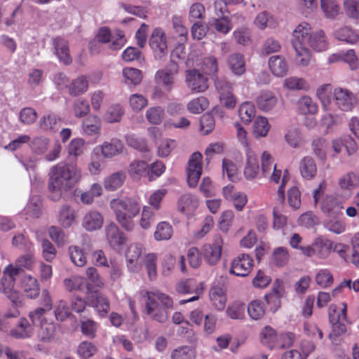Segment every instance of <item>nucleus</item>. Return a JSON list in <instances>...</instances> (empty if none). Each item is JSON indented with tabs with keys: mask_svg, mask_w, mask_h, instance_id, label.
I'll use <instances>...</instances> for the list:
<instances>
[{
	"mask_svg": "<svg viewBox=\"0 0 359 359\" xmlns=\"http://www.w3.org/2000/svg\"><path fill=\"white\" fill-rule=\"evenodd\" d=\"M81 178V170L76 164L60 162L52 166L48 173L49 197L58 201L63 193L70 191Z\"/></svg>",
	"mask_w": 359,
	"mask_h": 359,
	"instance_id": "1",
	"label": "nucleus"
},
{
	"mask_svg": "<svg viewBox=\"0 0 359 359\" xmlns=\"http://www.w3.org/2000/svg\"><path fill=\"white\" fill-rule=\"evenodd\" d=\"M109 206L116 222L124 230L132 231L135 229L134 219L141 210L140 203L137 199L131 197L114 198L111 200Z\"/></svg>",
	"mask_w": 359,
	"mask_h": 359,
	"instance_id": "2",
	"label": "nucleus"
},
{
	"mask_svg": "<svg viewBox=\"0 0 359 359\" xmlns=\"http://www.w3.org/2000/svg\"><path fill=\"white\" fill-rule=\"evenodd\" d=\"M147 300L146 302V311L149 317L159 323H165L168 314L159 302L166 308H172L173 302L172 299L158 291L146 292Z\"/></svg>",
	"mask_w": 359,
	"mask_h": 359,
	"instance_id": "3",
	"label": "nucleus"
},
{
	"mask_svg": "<svg viewBox=\"0 0 359 359\" xmlns=\"http://www.w3.org/2000/svg\"><path fill=\"white\" fill-rule=\"evenodd\" d=\"M4 276L0 281V291L6 294L13 302L18 299V294L14 289L15 278L18 276V269L13 264H8L4 269Z\"/></svg>",
	"mask_w": 359,
	"mask_h": 359,
	"instance_id": "4",
	"label": "nucleus"
},
{
	"mask_svg": "<svg viewBox=\"0 0 359 359\" xmlns=\"http://www.w3.org/2000/svg\"><path fill=\"white\" fill-rule=\"evenodd\" d=\"M149 45L154 53L155 59L161 60L168 54L167 37L165 31L156 27L149 39Z\"/></svg>",
	"mask_w": 359,
	"mask_h": 359,
	"instance_id": "5",
	"label": "nucleus"
},
{
	"mask_svg": "<svg viewBox=\"0 0 359 359\" xmlns=\"http://www.w3.org/2000/svg\"><path fill=\"white\" fill-rule=\"evenodd\" d=\"M334 100L338 109L350 111L358 104L357 97L349 90L337 87L333 90Z\"/></svg>",
	"mask_w": 359,
	"mask_h": 359,
	"instance_id": "6",
	"label": "nucleus"
},
{
	"mask_svg": "<svg viewBox=\"0 0 359 359\" xmlns=\"http://www.w3.org/2000/svg\"><path fill=\"white\" fill-rule=\"evenodd\" d=\"M253 265L252 257L248 254H239L232 259L229 273L236 276L245 277L250 273Z\"/></svg>",
	"mask_w": 359,
	"mask_h": 359,
	"instance_id": "7",
	"label": "nucleus"
},
{
	"mask_svg": "<svg viewBox=\"0 0 359 359\" xmlns=\"http://www.w3.org/2000/svg\"><path fill=\"white\" fill-rule=\"evenodd\" d=\"M262 175L269 177L270 182L278 183L282 176V170L277 168L271 154L264 151L261 155Z\"/></svg>",
	"mask_w": 359,
	"mask_h": 359,
	"instance_id": "8",
	"label": "nucleus"
},
{
	"mask_svg": "<svg viewBox=\"0 0 359 359\" xmlns=\"http://www.w3.org/2000/svg\"><path fill=\"white\" fill-rule=\"evenodd\" d=\"M202 174V155L194 152L191 156L187 168V182L190 187H196Z\"/></svg>",
	"mask_w": 359,
	"mask_h": 359,
	"instance_id": "9",
	"label": "nucleus"
},
{
	"mask_svg": "<svg viewBox=\"0 0 359 359\" xmlns=\"http://www.w3.org/2000/svg\"><path fill=\"white\" fill-rule=\"evenodd\" d=\"M179 72L178 65L170 62L165 68L158 70L154 75V81L157 84H161L165 89L170 91L174 86V77Z\"/></svg>",
	"mask_w": 359,
	"mask_h": 359,
	"instance_id": "10",
	"label": "nucleus"
},
{
	"mask_svg": "<svg viewBox=\"0 0 359 359\" xmlns=\"http://www.w3.org/2000/svg\"><path fill=\"white\" fill-rule=\"evenodd\" d=\"M185 82L193 93H203L208 88V79L196 69L185 72Z\"/></svg>",
	"mask_w": 359,
	"mask_h": 359,
	"instance_id": "11",
	"label": "nucleus"
},
{
	"mask_svg": "<svg viewBox=\"0 0 359 359\" xmlns=\"http://www.w3.org/2000/svg\"><path fill=\"white\" fill-rule=\"evenodd\" d=\"M215 88L219 94L222 105L229 109H233L236 99L231 92L232 83L226 80H218L215 82Z\"/></svg>",
	"mask_w": 359,
	"mask_h": 359,
	"instance_id": "12",
	"label": "nucleus"
},
{
	"mask_svg": "<svg viewBox=\"0 0 359 359\" xmlns=\"http://www.w3.org/2000/svg\"><path fill=\"white\" fill-rule=\"evenodd\" d=\"M320 208L328 217L342 216L344 201L334 195H327L321 201Z\"/></svg>",
	"mask_w": 359,
	"mask_h": 359,
	"instance_id": "13",
	"label": "nucleus"
},
{
	"mask_svg": "<svg viewBox=\"0 0 359 359\" xmlns=\"http://www.w3.org/2000/svg\"><path fill=\"white\" fill-rule=\"evenodd\" d=\"M209 299L212 307L222 311L224 309L227 302L226 290L223 285L213 282L209 291Z\"/></svg>",
	"mask_w": 359,
	"mask_h": 359,
	"instance_id": "14",
	"label": "nucleus"
},
{
	"mask_svg": "<svg viewBox=\"0 0 359 359\" xmlns=\"http://www.w3.org/2000/svg\"><path fill=\"white\" fill-rule=\"evenodd\" d=\"M245 161L243 174L246 180H252L258 178L260 174V168L257 156L251 148L245 150Z\"/></svg>",
	"mask_w": 359,
	"mask_h": 359,
	"instance_id": "15",
	"label": "nucleus"
},
{
	"mask_svg": "<svg viewBox=\"0 0 359 359\" xmlns=\"http://www.w3.org/2000/svg\"><path fill=\"white\" fill-rule=\"evenodd\" d=\"M223 240L220 236L215 238L212 245H205L203 248V255L205 262L211 265H215L219 261L222 255Z\"/></svg>",
	"mask_w": 359,
	"mask_h": 359,
	"instance_id": "16",
	"label": "nucleus"
},
{
	"mask_svg": "<svg viewBox=\"0 0 359 359\" xmlns=\"http://www.w3.org/2000/svg\"><path fill=\"white\" fill-rule=\"evenodd\" d=\"M95 151H100L105 158H111L123 152L124 145L120 140L112 138L110 141H104L102 144L96 147Z\"/></svg>",
	"mask_w": 359,
	"mask_h": 359,
	"instance_id": "17",
	"label": "nucleus"
},
{
	"mask_svg": "<svg viewBox=\"0 0 359 359\" xmlns=\"http://www.w3.org/2000/svg\"><path fill=\"white\" fill-rule=\"evenodd\" d=\"M34 333V325L25 318H20L17 325L9 332V335L15 339L31 338Z\"/></svg>",
	"mask_w": 359,
	"mask_h": 359,
	"instance_id": "18",
	"label": "nucleus"
},
{
	"mask_svg": "<svg viewBox=\"0 0 359 359\" xmlns=\"http://www.w3.org/2000/svg\"><path fill=\"white\" fill-rule=\"evenodd\" d=\"M88 300L97 313L101 317H105L110 310V303L108 298L102 293L95 290L90 293Z\"/></svg>",
	"mask_w": 359,
	"mask_h": 359,
	"instance_id": "19",
	"label": "nucleus"
},
{
	"mask_svg": "<svg viewBox=\"0 0 359 359\" xmlns=\"http://www.w3.org/2000/svg\"><path fill=\"white\" fill-rule=\"evenodd\" d=\"M313 33L311 27L309 23L306 22H301L292 32V46H306V43H308Z\"/></svg>",
	"mask_w": 359,
	"mask_h": 359,
	"instance_id": "20",
	"label": "nucleus"
},
{
	"mask_svg": "<svg viewBox=\"0 0 359 359\" xmlns=\"http://www.w3.org/2000/svg\"><path fill=\"white\" fill-rule=\"evenodd\" d=\"M268 65L271 74L276 77L285 76L289 70L288 63L285 57L281 55L270 57Z\"/></svg>",
	"mask_w": 359,
	"mask_h": 359,
	"instance_id": "21",
	"label": "nucleus"
},
{
	"mask_svg": "<svg viewBox=\"0 0 359 359\" xmlns=\"http://www.w3.org/2000/svg\"><path fill=\"white\" fill-rule=\"evenodd\" d=\"M194 280L191 279H188L185 281H182L177 283L176 286V290L179 293L182 294H189L194 292L196 295L191 297L187 299H183L180 302V304H185L189 302H194L199 299L200 294L202 293L203 290V284L201 283L194 290L193 288Z\"/></svg>",
	"mask_w": 359,
	"mask_h": 359,
	"instance_id": "22",
	"label": "nucleus"
},
{
	"mask_svg": "<svg viewBox=\"0 0 359 359\" xmlns=\"http://www.w3.org/2000/svg\"><path fill=\"white\" fill-rule=\"evenodd\" d=\"M102 215L97 210H90L83 216L82 226L88 231L100 229L103 225Z\"/></svg>",
	"mask_w": 359,
	"mask_h": 359,
	"instance_id": "23",
	"label": "nucleus"
},
{
	"mask_svg": "<svg viewBox=\"0 0 359 359\" xmlns=\"http://www.w3.org/2000/svg\"><path fill=\"white\" fill-rule=\"evenodd\" d=\"M105 234L109 244L113 248L120 247L125 242L123 233L121 232L118 226L114 222L106 225Z\"/></svg>",
	"mask_w": 359,
	"mask_h": 359,
	"instance_id": "24",
	"label": "nucleus"
},
{
	"mask_svg": "<svg viewBox=\"0 0 359 359\" xmlns=\"http://www.w3.org/2000/svg\"><path fill=\"white\" fill-rule=\"evenodd\" d=\"M56 336V325L51 322L43 319L37 332L38 340L47 344L54 340Z\"/></svg>",
	"mask_w": 359,
	"mask_h": 359,
	"instance_id": "25",
	"label": "nucleus"
},
{
	"mask_svg": "<svg viewBox=\"0 0 359 359\" xmlns=\"http://www.w3.org/2000/svg\"><path fill=\"white\" fill-rule=\"evenodd\" d=\"M21 287L26 296L34 299L39 294L40 287L37 280L29 274H25L20 280Z\"/></svg>",
	"mask_w": 359,
	"mask_h": 359,
	"instance_id": "26",
	"label": "nucleus"
},
{
	"mask_svg": "<svg viewBox=\"0 0 359 359\" xmlns=\"http://www.w3.org/2000/svg\"><path fill=\"white\" fill-rule=\"evenodd\" d=\"M198 200L196 196L186 194L182 195L177 203L178 210L185 215H191L198 206Z\"/></svg>",
	"mask_w": 359,
	"mask_h": 359,
	"instance_id": "27",
	"label": "nucleus"
},
{
	"mask_svg": "<svg viewBox=\"0 0 359 359\" xmlns=\"http://www.w3.org/2000/svg\"><path fill=\"white\" fill-rule=\"evenodd\" d=\"M53 42L55 54L59 60L66 65L70 64L72 57L69 54L68 42L61 37H55Z\"/></svg>",
	"mask_w": 359,
	"mask_h": 359,
	"instance_id": "28",
	"label": "nucleus"
},
{
	"mask_svg": "<svg viewBox=\"0 0 359 359\" xmlns=\"http://www.w3.org/2000/svg\"><path fill=\"white\" fill-rule=\"evenodd\" d=\"M313 241L316 257L319 259L327 258L332 250L333 242L324 237L316 238Z\"/></svg>",
	"mask_w": 359,
	"mask_h": 359,
	"instance_id": "29",
	"label": "nucleus"
},
{
	"mask_svg": "<svg viewBox=\"0 0 359 359\" xmlns=\"http://www.w3.org/2000/svg\"><path fill=\"white\" fill-rule=\"evenodd\" d=\"M278 99L273 93L263 91L257 99V104L259 109L268 111L271 110L277 104Z\"/></svg>",
	"mask_w": 359,
	"mask_h": 359,
	"instance_id": "30",
	"label": "nucleus"
},
{
	"mask_svg": "<svg viewBox=\"0 0 359 359\" xmlns=\"http://www.w3.org/2000/svg\"><path fill=\"white\" fill-rule=\"evenodd\" d=\"M302 177L306 180H312L317 173V167L314 160L310 156L304 157L299 165Z\"/></svg>",
	"mask_w": 359,
	"mask_h": 359,
	"instance_id": "31",
	"label": "nucleus"
},
{
	"mask_svg": "<svg viewBox=\"0 0 359 359\" xmlns=\"http://www.w3.org/2000/svg\"><path fill=\"white\" fill-rule=\"evenodd\" d=\"M61 118L53 113L43 116L39 121V127L43 131L55 132L58 129Z\"/></svg>",
	"mask_w": 359,
	"mask_h": 359,
	"instance_id": "32",
	"label": "nucleus"
},
{
	"mask_svg": "<svg viewBox=\"0 0 359 359\" xmlns=\"http://www.w3.org/2000/svg\"><path fill=\"white\" fill-rule=\"evenodd\" d=\"M227 63L231 72L238 76L243 74L245 72V61L241 53L231 54L228 58Z\"/></svg>",
	"mask_w": 359,
	"mask_h": 359,
	"instance_id": "33",
	"label": "nucleus"
},
{
	"mask_svg": "<svg viewBox=\"0 0 359 359\" xmlns=\"http://www.w3.org/2000/svg\"><path fill=\"white\" fill-rule=\"evenodd\" d=\"M347 305L342 302L339 304H331L328 309L330 322L348 321L347 320Z\"/></svg>",
	"mask_w": 359,
	"mask_h": 359,
	"instance_id": "34",
	"label": "nucleus"
},
{
	"mask_svg": "<svg viewBox=\"0 0 359 359\" xmlns=\"http://www.w3.org/2000/svg\"><path fill=\"white\" fill-rule=\"evenodd\" d=\"M86 273L88 280L86 288L89 294L95 292L93 290L94 287L102 288L104 287V280L99 275L97 270L95 268L88 267L86 269Z\"/></svg>",
	"mask_w": 359,
	"mask_h": 359,
	"instance_id": "35",
	"label": "nucleus"
},
{
	"mask_svg": "<svg viewBox=\"0 0 359 359\" xmlns=\"http://www.w3.org/2000/svg\"><path fill=\"white\" fill-rule=\"evenodd\" d=\"M337 39L350 44H355L359 41V35L350 27H343L337 29L334 33Z\"/></svg>",
	"mask_w": 359,
	"mask_h": 359,
	"instance_id": "36",
	"label": "nucleus"
},
{
	"mask_svg": "<svg viewBox=\"0 0 359 359\" xmlns=\"http://www.w3.org/2000/svg\"><path fill=\"white\" fill-rule=\"evenodd\" d=\"M306 46H310L316 51L325 50L328 47L327 41L323 30H318L313 32L309 39Z\"/></svg>",
	"mask_w": 359,
	"mask_h": 359,
	"instance_id": "37",
	"label": "nucleus"
},
{
	"mask_svg": "<svg viewBox=\"0 0 359 359\" xmlns=\"http://www.w3.org/2000/svg\"><path fill=\"white\" fill-rule=\"evenodd\" d=\"M292 47L296 53L294 58L296 65L301 67H306L310 65L312 62V57L311 52L306 46H292Z\"/></svg>",
	"mask_w": 359,
	"mask_h": 359,
	"instance_id": "38",
	"label": "nucleus"
},
{
	"mask_svg": "<svg viewBox=\"0 0 359 359\" xmlns=\"http://www.w3.org/2000/svg\"><path fill=\"white\" fill-rule=\"evenodd\" d=\"M124 83L127 85L137 86L142 80V71L133 67H125L122 70Z\"/></svg>",
	"mask_w": 359,
	"mask_h": 359,
	"instance_id": "39",
	"label": "nucleus"
},
{
	"mask_svg": "<svg viewBox=\"0 0 359 359\" xmlns=\"http://www.w3.org/2000/svg\"><path fill=\"white\" fill-rule=\"evenodd\" d=\"M36 265V259L34 255L31 252L20 255L15 262V266L18 269V274L20 271L23 269L32 271Z\"/></svg>",
	"mask_w": 359,
	"mask_h": 359,
	"instance_id": "40",
	"label": "nucleus"
},
{
	"mask_svg": "<svg viewBox=\"0 0 359 359\" xmlns=\"http://www.w3.org/2000/svg\"><path fill=\"white\" fill-rule=\"evenodd\" d=\"M297 109L302 114H315L318 112L317 104L309 96L302 97L297 102Z\"/></svg>",
	"mask_w": 359,
	"mask_h": 359,
	"instance_id": "41",
	"label": "nucleus"
},
{
	"mask_svg": "<svg viewBox=\"0 0 359 359\" xmlns=\"http://www.w3.org/2000/svg\"><path fill=\"white\" fill-rule=\"evenodd\" d=\"M126 179L123 172H116L105 178L104 182V188L107 191H113L122 186Z\"/></svg>",
	"mask_w": 359,
	"mask_h": 359,
	"instance_id": "42",
	"label": "nucleus"
},
{
	"mask_svg": "<svg viewBox=\"0 0 359 359\" xmlns=\"http://www.w3.org/2000/svg\"><path fill=\"white\" fill-rule=\"evenodd\" d=\"M359 184V177L353 172L341 175L338 180V185L342 190H351Z\"/></svg>",
	"mask_w": 359,
	"mask_h": 359,
	"instance_id": "43",
	"label": "nucleus"
},
{
	"mask_svg": "<svg viewBox=\"0 0 359 359\" xmlns=\"http://www.w3.org/2000/svg\"><path fill=\"white\" fill-rule=\"evenodd\" d=\"M325 221V228L334 233L341 234L346 231V222L344 218L338 217H330Z\"/></svg>",
	"mask_w": 359,
	"mask_h": 359,
	"instance_id": "44",
	"label": "nucleus"
},
{
	"mask_svg": "<svg viewBox=\"0 0 359 359\" xmlns=\"http://www.w3.org/2000/svg\"><path fill=\"white\" fill-rule=\"evenodd\" d=\"M145 248L143 244L135 243L131 244L126 252V259L128 261V266L131 267V264H137Z\"/></svg>",
	"mask_w": 359,
	"mask_h": 359,
	"instance_id": "45",
	"label": "nucleus"
},
{
	"mask_svg": "<svg viewBox=\"0 0 359 359\" xmlns=\"http://www.w3.org/2000/svg\"><path fill=\"white\" fill-rule=\"evenodd\" d=\"M75 219L74 210L67 205H63L59 212L58 222L65 228L72 226Z\"/></svg>",
	"mask_w": 359,
	"mask_h": 359,
	"instance_id": "46",
	"label": "nucleus"
},
{
	"mask_svg": "<svg viewBox=\"0 0 359 359\" xmlns=\"http://www.w3.org/2000/svg\"><path fill=\"white\" fill-rule=\"evenodd\" d=\"M101 120L97 116H90L83 122V129L88 135H97L100 133Z\"/></svg>",
	"mask_w": 359,
	"mask_h": 359,
	"instance_id": "47",
	"label": "nucleus"
},
{
	"mask_svg": "<svg viewBox=\"0 0 359 359\" xmlns=\"http://www.w3.org/2000/svg\"><path fill=\"white\" fill-rule=\"evenodd\" d=\"M148 165L144 161H133L130 163L128 168V173L130 176L135 179L139 180L144 175H147Z\"/></svg>",
	"mask_w": 359,
	"mask_h": 359,
	"instance_id": "48",
	"label": "nucleus"
},
{
	"mask_svg": "<svg viewBox=\"0 0 359 359\" xmlns=\"http://www.w3.org/2000/svg\"><path fill=\"white\" fill-rule=\"evenodd\" d=\"M196 351L189 346H179L172 351L170 359H195Z\"/></svg>",
	"mask_w": 359,
	"mask_h": 359,
	"instance_id": "49",
	"label": "nucleus"
},
{
	"mask_svg": "<svg viewBox=\"0 0 359 359\" xmlns=\"http://www.w3.org/2000/svg\"><path fill=\"white\" fill-rule=\"evenodd\" d=\"M320 8L327 18L334 19L339 13V6L336 0H320Z\"/></svg>",
	"mask_w": 359,
	"mask_h": 359,
	"instance_id": "50",
	"label": "nucleus"
},
{
	"mask_svg": "<svg viewBox=\"0 0 359 359\" xmlns=\"http://www.w3.org/2000/svg\"><path fill=\"white\" fill-rule=\"evenodd\" d=\"M209 106L208 100L203 96L193 99L187 104V109L189 112L195 114H201Z\"/></svg>",
	"mask_w": 359,
	"mask_h": 359,
	"instance_id": "51",
	"label": "nucleus"
},
{
	"mask_svg": "<svg viewBox=\"0 0 359 359\" xmlns=\"http://www.w3.org/2000/svg\"><path fill=\"white\" fill-rule=\"evenodd\" d=\"M256 109L255 106L249 102H243L239 107L238 115L243 123L249 124L255 116Z\"/></svg>",
	"mask_w": 359,
	"mask_h": 359,
	"instance_id": "52",
	"label": "nucleus"
},
{
	"mask_svg": "<svg viewBox=\"0 0 359 359\" xmlns=\"http://www.w3.org/2000/svg\"><path fill=\"white\" fill-rule=\"evenodd\" d=\"M261 342L270 349L276 348L277 336L275 330L269 326L265 327L260 333Z\"/></svg>",
	"mask_w": 359,
	"mask_h": 359,
	"instance_id": "53",
	"label": "nucleus"
},
{
	"mask_svg": "<svg viewBox=\"0 0 359 359\" xmlns=\"http://www.w3.org/2000/svg\"><path fill=\"white\" fill-rule=\"evenodd\" d=\"M283 87L290 90H301L307 89L308 84L302 78L290 76L283 81Z\"/></svg>",
	"mask_w": 359,
	"mask_h": 359,
	"instance_id": "54",
	"label": "nucleus"
},
{
	"mask_svg": "<svg viewBox=\"0 0 359 359\" xmlns=\"http://www.w3.org/2000/svg\"><path fill=\"white\" fill-rule=\"evenodd\" d=\"M123 113V109L120 104H112L107 109L104 120L110 123L119 122Z\"/></svg>",
	"mask_w": 359,
	"mask_h": 359,
	"instance_id": "55",
	"label": "nucleus"
},
{
	"mask_svg": "<svg viewBox=\"0 0 359 359\" xmlns=\"http://www.w3.org/2000/svg\"><path fill=\"white\" fill-rule=\"evenodd\" d=\"M165 115L163 107L159 106L149 107L146 111V118L149 123L159 125L161 123Z\"/></svg>",
	"mask_w": 359,
	"mask_h": 359,
	"instance_id": "56",
	"label": "nucleus"
},
{
	"mask_svg": "<svg viewBox=\"0 0 359 359\" xmlns=\"http://www.w3.org/2000/svg\"><path fill=\"white\" fill-rule=\"evenodd\" d=\"M172 235V226L166 222H161L157 225L154 236L156 241H159L169 240Z\"/></svg>",
	"mask_w": 359,
	"mask_h": 359,
	"instance_id": "57",
	"label": "nucleus"
},
{
	"mask_svg": "<svg viewBox=\"0 0 359 359\" xmlns=\"http://www.w3.org/2000/svg\"><path fill=\"white\" fill-rule=\"evenodd\" d=\"M88 88V81L85 76H79L73 80L69 86V93L72 95H78L85 93Z\"/></svg>",
	"mask_w": 359,
	"mask_h": 359,
	"instance_id": "58",
	"label": "nucleus"
},
{
	"mask_svg": "<svg viewBox=\"0 0 359 359\" xmlns=\"http://www.w3.org/2000/svg\"><path fill=\"white\" fill-rule=\"evenodd\" d=\"M97 351L96 346L92 342L83 341L78 346L77 354L80 359H89Z\"/></svg>",
	"mask_w": 359,
	"mask_h": 359,
	"instance_id": "59",
	"label": "nucleus"
},
{
	"mask_svg": "<svg viewBox=\"0 0 359 359\" xmlns=\"http://www.w3.org/2000/svg\"><path fill=\"white\" fill-rule=\"evenodd\" d=\"M269 129L270 126L266 118L258 116L255 119L253 126V133L256 137H266Z\"/></svg>",
	"mask_w": 359,
	"mask_h": 359,
	"instance_id": "60",
	"label": "nucleus"
},
{
	"mask_svg": "<svg viewBox=\"0 0 359 359\" xmlns=\"http://www.w3.org/2000/svg\"><path fill=\"white\" fill-rule=\"evenodd\" d=\"M332 86L330 84H323L316 90V95L325 109H327L331 103Z\"/></svg>",
	"mask_w": 359,
	"mask_h": 359,
	"instance_id": "61",
	"label": "nucleus"
},
{
	"mask_svg": "<svg viewBox=\"0 0 359 359\" xmlns=\"http://www.w3.org/2000/svg\"><path fill=\"white\" fill-rule=\"evenodd\" d=\"M49 142V140L44 136L34 137L30 144L32 152L37 155L43 154L48 148Z\"/></svg>",
	"mask_w": 359,
	"mask_h": 359,
	"instance_id": "62",
	"label": "nucleus"
},
{
	"mask_svg": "<svg viewBox=\"0 0 359 359\" xmlns=\"http://www.w3.org/2000/svg\"><path fill=\"white\" fill-rule=\"evenodd\" d=\"M69 253L72 262L77 266L81 267L86 264V256L79 246L72 245L69 248Z\"/></svg>",
	"mask_w": 359,
	"mask_h": 359,
	"instance_id": "63",
	"label": "nucleus"
},
{
	"mask_svg": "<svg viewBox=\"0 0 359 359\" xmlns=\"http://www.w3.org/2000/svg\"><path fill=\"white\" fill-rule=\"evenodd\" d=\"M154 222V212L152 208L149 206L144 205L141 212L139 225L143 229H148L151 226Z\"/></svg>",
	"mask_w": 359,
	"mask_h": 359,
	"instance_id": "64",
	"label": "nucleus"
}]
</instances>
